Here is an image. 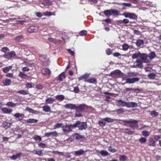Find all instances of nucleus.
<instances>
[{
  "mask_svg": "<svg viewBox=\"0 0 161 161\" xmlns=\"http://www.w3.org/2000/svg\"><path fill=\"white\" fill-rule=\"evenodd\" d=\"M102 119L104 121L107 122L108 123H113L114 120H119L123 122V124L127 126H129L131 128H137L138 127V125L137 123L138 121L136 120H133L130 119L129 120L117 119H112L109 117H106L103 119Z\"/></svg>",
  "mask_w": 161,
  "mask_h": 161,
  "instance_id": "1",
  "label": "nucleus"
},
{
  "mask_svg": "<svg viewBox=\"0 0 161 161\" xmlns=\"http://www.w3.org/2000/svg\"><path fill=\"white\" fill-rule=\"evenodd\" d=\"M132 59L140 58V60L143 63H148L150 62V60L148 58V55L145 53H141L138 52L134 53L132 56Z\"/></svg>",
  "mask_w": 161,
  "mask_h": 161,
  "instance_id": "2",
  "label": "nucleus"
},
{
  "mask_svg": "<svg viewBox=\"0 0 161 161\" xmlns=\"http://www.w3.org/2000/svg\"><path fill=\"white\" fill-rule=\"evenodd\" d=\"M117 101L119 105L123 107H126L128 108H133L137 106V104L134 102H126L121 100H118Z\"/></svg>",
  "mask_w": 161,
  "mask_h": 161,
  "instance_id": "3",
  "label": "nucleus"
},
{
  "mask_svg": "<svg viewBox=\"0 0 161 161\" xmlns=\"http://www.w3.org/2000/svg\"><path fill=\"white\" fill-rule=\"evenodd\" d=\"M71 126L72 128L78 127L79 130H85L87 127V125L86 122H81L79 121H77L73 125H71Z\"/></svg>",
  "mask_w": 161,
  "mask_h": 161,
  "instance_id": "4",
  "label": "nucleus"
},
{
  "mask_svg": "<svg viewBox=\"0 0 161 161\" xmlns=\"http://www.w3.org/2000/svg\"><path fill=\"white\" fill-rule=\"evenodd\" d=\"M16 56V54L14 51H11L9 53L4 54L3 55V57L8 59L12 58L14 59L15 58Z\"/></svg>",
  "mask_w": 161,
  "mask_h": 161,
  "instance_id": "5",
  "label": "nucleus"
},
{
  "mask_svg": "<svg viewBox=\"0 0 161 161\" xmlns=\"http://www.w3.org/2000/svg\"><path fill=\"white\" fill-rule=\"evenodd\" d=\"M122 15L126 18L133 19H136L137 18V16L134 13L129 12H124Z\"/></svg>",
  "mask_w": 161,
  "mask_h": 161,
  "instance_id": "6",
  "label": "nucleus"
},
{
  "mask_svg": "<svg viewBox=\"0 0 161 161\" xmlns=\"http://www.w3.org/2000/svg\"><path fill=\"white\" fill-rule=\"evenodd\" d=\"M86 152L87 150L85 151L82 149H80L78 150L75 151L73 154L75 157L84 155H85Z\"/></svg>",
  "mask_w": 161,
  "mask_h": 161,
  "instance_id": "7",
  "label": "nucleus"
},
{
  "mask_svg": "<svg viewBox=\"0 0 161 161\" xmlns=\"http://www.w3.org/2000/svg\"><path fill=\"white\" fill-rule=\"evenodd\" d=\"M110 75L114 78H117L120 77L121 76V73L120 70H116L111 72Z\"/></svg>",
  "mask_w": 161,
  "mask_h": 161,
  "instance_id": "8",
  "label": "nucleus"
},
{
  "mask_svg": "<svg viewBox=\"0 0 161 161\" xmlns=\"http://www.w3.org/2000/svg\"><path fill=\"white\" fill-rule=\"evenodd\" d=\"M40 59L44 65L47 66L49 64V59L45 55H44L41 57Z\"/></svg>",
  "mask_w": 161,
  "mask_h": 161,
  "instance_id": "9",
  "label": "nucleus"
},
{
  "mask_svg": "<svg viewBox=\"0 0 161 161\" xmlns=\"http://www.w3.org/2000/svg\"><path fill=\"white\" fill-rule=\"evenodd\" d=\"M142 63L140 59L139 60L138 58H137L136 61L134 63L133 65V67L134 68H141L143 67Z\"/></svg>",
  "mask_w": 161,
  "mask_h": 161,
  "instance_id": "10",
  "label": "nucleus"
},
{
  "mask_svg": "<svg viewBox=\"0 0 161 161\" xmlns=\"http://www.w3.org/2000/svg\"><path fill=\"white\" fill-rule=\"evenodd\" d=\"M86 105L85 104H81L78 106L76 105V107L75 108L77 112L80 113L82 112L85 109Z\"/></svg>",
  "mask_w": 161,
  "mask_h": 161,
  "instance_id": "11",
  "label": "nucleus"
},
{
  "mask_svg": "<svg viewBox=\"0 0 161 161\" xmlns=\"http://www.w3.org/2000/svg\"><path fill=\"white\" fill-rule=\"evenodd\" d=\"M139 80V78H129L125 79L126 82L129 84L133 83L136 82L138 81Z\"/></svg>",
  "mask_w": 161,
  "mask_h": 161,
  "instance_id": "12",
  "label": "nucleus"
},
{
  "mask_svg": "<svg viewBox=\"0 0 161 161\" xmlns=\"http://www.w3.org/2000/svg\"><path fill=\"white\" fill-rule=\"evenodd\" d=\"M71 128H72L71 125H63L62 130L64 132L68 133L72 131Z\"/></svg>",
  "mask_w": 161,
  "mask_h": 161,
  "instance_id": "13",
  "label": "nucleus"
},
{
  "mask_svg": "<svg viewBox=\"0 0 161 161\" xmlns=\"http://www.w3.org/2000/svg\"><path fill=\"white\" fill-rule=\"evenodd\" d=\"M13 116L18 119L19 121H21L25 117V115L22 113H16L14 114Z\"/></svg>",
  "mask_w": 161,
  "mask_h": 161,
  "instance_id": "14",
  "label": "nucleus"
},
{
  "mask_svg": "<svg viewBox=\"0 0 161 161\" xmlns=\"http://www.w3.org/2000/svg\"><path fill=\"white\" fill-rule=\"evenodd\" d=\"M37 31V28L36 27L34 26H31L28 28L27 29L28 31L30 33H32L34 32H36Z\"/></svg>",
  "mask_w": 161,
  "mask_h": 161,
  "instance_id": "15",
  "label": "nucleus"
},
{
  "mask_svg": "<svg viewBox=\"0 0 161 161\" xmlns=\"http://www.w3.org/2000/svg\"><path fill=\"white\" fill-rule=\"evenodd\" d=\"M22 155H23L22 153H19L16 155H14L13 156H10V158L12 160H15L18 158L20 157Z\"/></svg>",
  "mask_w": 161,
  "mask_h": 161,
  "instance_id": "16",
  "label": "nucleus"
},
{
  "mask_svg": "<svg viewBox=\"0 0 161 161\" xmlns=\"http://www.w3.org/2000/svg\"><path fill=\"white\" fill-rule=\"evenodd\" d=\"M64 107L67 108L71 109H75L76 107V105L71 103H69L66 104Z\"/></svg>",
  "mask_w": 161,
  "mask_h": 161,
  "instance_id": "17",
  "label": "nucleus"
},
{
  "mask_svg": "<svg viewBox=\"0 0 161 161\" xmlns=\"http://www.w3.org/2000/svg\"><path fill=\"white\" fill-rule=\"evenodd\" d=\"M42 72L43 75H47L50 74L51 71L48 69L43 68L42 70Z\"/></svg>",
  "mask_w": 161,
  "mask_h": 161,
  "instance_id": "18",
  "label": "nucleus"
},
{
  "mask_svg": "<svg viewBox=\"0 0 161 161\" xmlns=\"http://www.w3.org/2000/svg\"><path fill=\"white\" fill-rule=\"evenodd\" d=\"M73 136V138L76 140H79L83 138V136L82 135H80L78 133L74 134Z\"/></svg>",
  "mask_w": 161,
  "mask_h": 161,
  "instance_id": "19",
  "label": "nucleus"
},
{
  "mask_svg": "<svg viewBox=\"0 0 161 161\" xmlns=\"http://www.w3.org/2000/svg\"><path fill=\"white\" fill-rule=\"evenodd\" d=\"M2 111L5 114H9L12 111V109L7 108H3L1 109Z\"/></svg>",
  "mask_w": 161,
  "mask_h": 161,
  "instance_id": "20",
  "label": "nucleus"
},
{
  "mask_svg": "<svg viewBox=\"0 0 161 161\" xmlns=\"http://www.w3.org/2000/svg\"><path fill=\"white\" fill-rule=\"evenodd\" d=\"M90 74L88 73H85L84 75H82L78 78L79 81H80L83 79L86 80L87 78L90 76Z\"/></svg>",
  "mask_w": 161,
  "mask_h": 161,
  "instance_id": "21",
  "label": "nucleus"
},
{
  "mask_svg": "<svg viewBox=\"0 0 161 161\" xmlns=\"http://www.w3.org/2000/svg\"><path fill=\"white\" fill-rule=\"evenodd\" d=\"M55 101V99H54L53 97H48L46 99V104H52L54 101Z\"/></svg>",
  "mask_w": 161,
  "mask_h": 161,
  "instance_id": "22",
  "label": "nucleus"
},
{
  "mask_svg": "<svg viewBox=\"0 0 161 161\" xmlns=\"http://www.w3.org/2000/svg\"><path fill=\"white\" fill-rule=\"evenodd\" d=\"M11 81L10 80L8 79H6L3 80V84L5 86H8L10 85Z\"/></svg>",
  "mask_w": 161,
  "mask_h": 161,
  "instance_id": "23",
  "label": "nucleus"
},
{
  "mask_svg": "<svg viewBox=\"0 0 161 161\" xmlns=\"http://www.w3.org/2000/svg\"><path fill=\"white\" fill-rule=\"evenodd\" d=\"M43 110L45 112H48L51 111V108L48 105H46L42 107Z\"/></svg>",
  "mask_w": 161,
  "mask_h": 161,
  "instance_id": "24",
  "label": "nucleus"
},
{
  "mask_svg": "<svg viewBox=\"0 0 161 161\" xmlns=\"http://www.w3.org/2000/svg\"><path fill=\"white\" fill-rule=\"evenodd\" d=\"M149 145L150 146L155 147L156 146V141L153 140L152 138H150L149 140Z\"/></svg>",
  "mask_w": 161,
  "mask_h": 161,
  "instance_id": "25",
  "label": "nucleus"
},
{
  "mask_svg": "<svg viewBox=\"0 0 161 161\" xmlns=\"http://www.w3.org/2000/svg\"><path fill=\"white\" fill-rule=\"evenodd\" d=\"M65 78V74L64 72H62L58 76V77L57 80L60 81H63V79Z\"/></svg>",
  "mask_w": 161,
  "mask_h": 161,
  "instance_id": "26",
  "label": "nucleus"
},
{
  "mask_svg": "<svg viewBox=\"0 0 161 161\" xmlns=\"http://www.w3.org/2000/svg\"><path fill=\"white\" fill-rule=\"evenodd\" d=\"M144 44V41L142 40L138 39L136 41V44L137 47H140Z\"/></svg>",
  "mask_w": 161,
  "mask_h": 161,
  "instance_id": "27",
  "label": "nucleus"
},
{
  "mask_svg": "<svg viewBox=\"0 0 161 161\" xmlns=\"http://www.w3.org/2000/svg\"><path fill=\"white\" fill-rule=\"evenodd\" d=\"M85 82L90 83H95L97 82L96 79L95 78H91L85 80Z\"/></svg>",
  "mask_w": 161,
  "mask_h": 161,
  "instance_id": "28",
  "label": "nucleus"
},
{
  "mask_svg": "<svg viewBox=\"0 0 161 161\" xmlns=\"http://www.w3.org/2000/svg\"><path fill=\"white\" fill-rule=\"evenodd\" d=\"M17 93L23 95H26L29 94L27 90H22L18 91L17 92Z\"/></svg>",
  "mask_w": 161,
  "mask_h": 161,
  "instance_id": "29",
  "label": "nucleus"
},
{
  "mask_svg": "<svg viewBox=\"0 0 161 161\" xmlns=\"http://www.w3.org/2000/svg\"><path fill=\"white\" fill-rule=\"evenodd\" d=\"M63 125V124L62 123H57L54 125L53 129L55 130L60 128H62Z\"/></svg>",
  "mask_w": 161,
  "mask_h": 161,
  "instance_id": "30",
  "label": "nucleus"
},
{
  "mask_svg": "<svg viewBox=\"0 0 161 161\" xmlns=\"http://www.w3.org/2000/svg\"><path fill=\"white\" fill-rule=\"evenodd\" d=\"M26 122L29 123H37L38 120L34 119H29L26 120Z\"/></svg>",
  "mask_w": 161,
  "mask_h": 161,
  "instance_id": "31",
  "label": "nucleus"
},
{
  "mask_svg": "<svg viewBox=\"0 0 161 161\" xmlns=\"http://www.w3.org/2000/svg\"><path fill=\"white\" fill-rule=\"evenodd\" d=\"M156 56L155 53L153 52H151L148 55V57L149 58L150 60L153 59Z\"/></svg>",
  "mask_w": 161,
  "mask_h": 161,
  "instance_id": "32",
  "label": "nucleus"
},
{
  "mask_svg": "<svg viewBox=\"0 0 161 161\" xmlns=\"http://www.w3.org/2000/svg\"><path fill=\"white\" fill-rule=\"evenodd\" d=\"M25 85L26 87L29 89L34 87L35 86V84L32 83H27Z\"/></svg>",
  "mask_w": 161,
  "mask_h": 161,
  "instance_id": "33",
  "label": "nucleus"
},
{
  "mask_svg": "<svg viewBox=\"0 0 161 161\" xmlns=\"http://www.w3.org/2000/svg\"><path fill=\"white\" fill-rule=\"evenodd\" d=\"M156 75L155 74L153 73H151L150 74H148L147 75L148 77L149 78L152 79L153 80L155 79L156 77Z\"/></svg>",
  "mask_w": 161,
  "mask_h": 161,
  "instance_id": "34",
  "label": "nucleus"
},
{
  "mask_svg": "<svg viewBox=\"0 0 161 161\" xmlns=\"http://www.w3.org/2000/svg\"><path fill=\"white\" fill-rule=\"evenodd\" d=\"M56 98L58 100L63 101L64 98V96L63 95H59L55 96Z\"/></svg>",
  "mask_w": 161,
  "mask_h": 161,
  "instance_id": "35",
  "label": "nucleus"
},
{
  "mask_svg": "<svg viewBox=\"0 0 161 161\" xmlns=\"http://www.w3.org/2000/svg\"><path fill=\"white\" fill-rule=\"evenodd\" d=\"M19 76L23 79L26 78L27 77V75L24 73L20 72L19 74Z\"/></svg>",
  "mask_w": 161,
  "mask_h": 161,
  "instance_id": "36",
  "label": "nucleus"
},
{
  "mask_svg": "<svg viewBox=\"0 0 161 161\" xmlns=\"http://www.w3.org/2000/svg\"><path fill=\"white\" fill-rule=\"evenodd\" d=\"M25 110L28 111L30 113L36 114L37 111L34 110L33 109L30 108L29 107H27L25 108Z\"/></svg>",
  "mask_w": 161,
  "mask_h": 161,
  "instance_id": "37",
  "label": "nucleus"
},
{
  "mask_svg": "<svg viewBox=\"0 0 161 161\" xmlns=\"http://www.w3.org/2000/svg\"><path fill=\"white\" fill-rule=\"evenodd\" d=\"M6 105L9 107H13L15 106L16 105V104L12 102H9L7 103Z\"/></svg>",
  "mask_w": 161,
  "mask_h": 161,
  "instance_id": "38",
  "label": "nucleus"
},
{
  "mask_svg": "<svg viewBox=\"0 0 161 161\" xmlns=\"http://www.w3.org/2000/svg\"><path fill=\"white\" fill-rule=\"evenodd\" d=\"M125 133L129 135H131L134 133V131H131L130 130L128 129H125Z\"/></svg>",
  "mask_w": 161,
  "mask_h": 161,
  "instance_id": "39",
  "label": "nucleus"
},
{
  "mask_svg": "<svg viewBox=\"0 0 161 161\" xmlns=\"http://www.w3.org/2000/svg\"><path fill=\"white\" fill-rule=\"evenodd\" d=\"M12 66H8L3 68V70L4 73H7L8 71L12 68Z\"/></svg>",
  "mask_w": 161,
  "mask_h": 161,
  "instance_id": "40",
  "label": "nucleus"
},
{
  "mask_svg": "<svg viewBox=\"0 0 161 161\" xmlns=\"http://www.w3.org/2000/svg\"><path fill=\"white\" fill-rule=\"evenodd\" d=\"M122 49L124 51H126L129 48V46L128 44L125 43L122 45Z\"/></svg>",
  "mask_w": 161,
  "mask_h": 161,
  "instance_id": "41",
  "label": "nucleus"
},
{
  "mask_svg": "<svg viewBox=\"0 0 161 161\" xmlns=\"http://www.w3.org/2000/svg\"><path fill=\"white\" fill-rule=\"evenodd\" d=\"M119 159L120 161H125L127 159V157L125 155H121L119 157Z\"/></svg>",
  "mask_w": 161,
  "mask_h": 161,
  "instance_id": "42",
  "label": "nucleus"
},
{
  "mask_svg": "<svg viewBox=\"0 0 161 161\" xmlns=\"http://www.w3.org/2000/svg\"><path fill=\"white\" fill-rule=\"evenodd\" d=\"M33 138L36 141H41L42 140V139L41 137L38 135H35Z\"/></svg>",
  "mask_w": 161,
  "mask_h": 161,
  "instance_id": "43",
  "label": "nucleus"
},
{
  "mask_svg": "<svg viewBox=\"0 0 161 161\" xmlns=\"http://www.w3.org/2000/svg\"><path fill=\"white\" fill-rule=\"evenodd\" d=\"M45 2L42 3V4L44 6H49L52 4V2L49 0H45Z\"/></svg>",
  "mask_w": 161,
  "mask_h": 161,
  "instance_id": "44",
  "label": "nucleus"
},
{
  "mask_svg": "<svg viewBox=\"0 0 161 161\" xmlns=\"http://www.w3.org/2000/svg\"><path fill=\"white\" fill-rule=\"evenodd\" d=\"M100 154L103 156H107L108 154V153L106 150H102L100 152Z\"/></svg>",
  "mask_w": 161,
  "mask_h": 161,
  "instance_id": "45",
  "label": "nucleus"
},
{
  "mask_svg": "<svg viewBox=\"0 0 161 161\" xmlns=\"http://www.w3.org/2000/svg\"><path fill=\"white\" fill-rule=\"evenodd\" d=\"M139 141L141 143H144L146 142L147 139L144 137H141L139 139Z\"/></svg>",
  "mask_w": 161,
  "mask_h": 161,
  "instance_id": "46",
  "label": "nucleus"
},
{
  "mask_svg": "<svg viewBox=\"0 0 161 161\" xmlns=\"http://www.w3.org/2000/svg\"><path fill=\"white\" fill-rule=\"evenodd\" d=\"M111 14L112 15H118V11L117 10H114V9H111L110 10Z\"/></svg>",
  "mask_w": 161,
  "mask_h": 161,
  "instance_id": "47",
  "label": "nucleus"
},
{
  "mask_svg": "<svg viewBox=\"0 0 161 161\" xmlns=\"http://www.w3.org/2000/svg\"><path fill=\"white\" fill-rule=\"evenodd\" d=\"M104 14H105L108 17H109L111 15L110 10H106L104 11Z\"/></svg>",
  "mask_w": 161,
  "mask_h": 161,
  "instance_id": "48",
  "label": "nucleus"
},
{
  "mask_svg": "<svg viewBox=\"0 0 161 161\" xmlns=\"http://www.w3.org/2000/svg\"><path fill=\"white\" fill-rule=\"evenodd\" d=\"M150 114L152 116L156 117L158 115V113L155 111H151Z\"/></svg>",
  "mask_w": 161,
  "mask_h": 161,
  "instance_id": "49",
  "label": "nucleus"
},
{
  "mask_svg": "<svg viewBox=\"0 0 161 161\" xmlns=\"http://www.w3.org/2000/svg\"><path fill=\"white\" fill-rule=\"evenodd\" d=\"M1 51L4 53H6L7 52H9V48L7 47H3L1 49Z\"/></svg>",
  "mask_w": 161,
  "mask_h": 161,
  "instance_id": "50",
  "label": "nucleus"
},
{
  "mask_svg": "<svg viewBox=\"0 0 161 161\" xmlns=\"http://www.w3.org/2000/svg\"><path fill=\"white\" fill-rule=\"evenodd\" d=\"M35 154L39 156H42V150L39 151L36 150L35 151Z\"/></svg>",
  "mask_w": 161,
  "mask_h": 161,
  "instance_id": "51",
  "label": "nucleus"
},
{
  "mask_svg": "<svg viewBox=\"0 0 161 161\" xmlns=\"http://www.w3.org/2000/svg\"><path fill=\"white\" fill-rule=\"evenodd\" d=\"M104 120H99L98 121L99 125L101 126H104L105 125L106 123Z\"/></svg>",
  "mask_w": 161,
  "mask_h": 161,
  "instance_id": "52",
  "label": "nucleus"
},
{
  "mask_svg": "<svg viewBox=\"0 0 161 161\" xmlns=\"http://www.w3.org/2000/svg\"><path fill=\"white\" fill-rule=\"evenodd\" d=\"M108 150L111 152L114 153L116 151V150L113 148L111 146H109L108 148Z\"/></svg>",
  "mask_w": 161,
  "mask_h": 161,
  "instance_id": "53",
  "label": "nucleus"
},
{
  "mask_svg": "<svg viewBox=\"0 0 161 161\" xmlns=\"http://www.w3.org/2000/svg\"><path fill=\"white\" fill-rule=\"evenodd\" d=\"M73 92L76 93H78L80 92L79 87L77 86L74 87Z\"/></svg>",
  "mask_w": 161,
  "mask_h": 161,
  "instance_id": "54",
  "label": "nucleus"
},
{
  "mask_svg": "<svg viewBox=\"0 0 161 161\" xmlns=\"http://www.w3.org/2000/svg\"><path fill=\"white\" fill-rule=\"evenodd\" d=\"M86 34L87 31L85 30L82 31L79 33L80 35L81 36H85Z\"/></svg>",
  "mask_w": 161,
  "mask_h": 161,
  "instance_id": "55",
  "label": "nucleus"
},
{
  "mask_svg": "<svg viewBox=\"0 0 161 161\" xmlns=\"http://www.w3.org/2000/svg\"><path fill=\"white\" fill-rule=\"evenodd\" d=\"M142 134L143 136L146 137L149 136V133L147 131H143L142 132Z\"/></svg>",
  "mask_w": 161,
  "mask_h": 161,
  "instance_id": "56",
  "label": "nucleus"
},
{
  "mask_svg": "<svg viewBox=\"0 0 161 161\" xmlns=\"http://www.w3.org/2000/svg\"><path fill=\"white\" fill-rule=\"evenodd\" d=\"M106 52L108 55H110L112 53V50L111 49L108 48L106 50Z\"/></svg>",
  "mask_w": 161,
  "mask_h": 161,
  "instance_id": "57",
  "label": "nucleus"
},
{
  "mask_svg": "<svg viewBox=\"0 0 161 161\" xmlns=\"http://www.w3.org/2000/svg\"><path fill=\"white\" fill-rule=\"evenodd\" d=\"M43 14L46 16H50L52 15V14L50 12H46L43 13Z\"/></svg>",
  "mask_w": 161,
  "mask_h": 161,
  "instance_id": "58",
  "label": "nucleus"
},
{
  "mask_svg": "<svg viewBox=\"0 0 161 161\" xmlns=\"http://www.w3.org/2000/svg\"><path fill=\"white\" fill-rule=\"evenodd\" d=\"M38 145L39 147L42 148H44L46 146V144L43 143H41L38 144Z\"/></svg>",
  "mask_w": 161,
  "mask_h": 161,
  "instance_id": "59",
  "label": "nucleus"
},
{
  "mask_svg": "<svg viewBox=\"0 0 161 161\" xmlns=\"http://www.w3.org/2000/svg\"><path fill=\"white\" fill-rule=\"evenodd\" d=\"M23 36H19L17 37L15 40L18 42H19L21 39L23 38Z\"/></svg>",
  "mask_w": 161,
  "mask_h": 161,
  "instance_id": "60",
  "label": "nucleus"
},
{
  "mask_svg": "<svg viewBox=\"0 0 161 161\" xmlns=\"http://www.w3.org/2000/svg\"><path fill=\"white\" fill-rule=\"evenodd\" d=\"M122 5L127 7H130L131 6V4L130 3H123Z\"/></svg>",
  "mask_w": 161,
  "mask_h": 161,
  "instance_id": "61",
  "label": "nucleus"
},
{
  "mask_svg": "<svg viewBox=\"0 0 161 161\" xmlns=\"http://www.w3.org/2000/svg\"><path fill=\"white\" fill-rule=\"evenodd\" d=\"M116 111L118 114H121L123 113L124 111L122 108H120L117 110Z\"/></svg>",
  "mask_w": 161,
  "mask_h": 161,
  "instance_id": "62",
  "label": "nucleus"
},
{
  "mask_svg": "<svg viewBox=\"0 0 161 161\" xmlns=\"http://www.w3.org/2000/svg\"><path fill=\"white\" fill-rule=\"evenodd\" d=\"M154 141L156 142L160 138V136H159L155 135L154 136Z\"/></svg>",
  "mask_w": 161,
  "mask_h": 161,
  "instance_id": "63",
  "label": "nucleus"
},
{
  "mask_svg": "<svg viewBox=\"0 0 161 161\" xmlns=\"http://www.w3.org/2000/svg\"><path fill=\"white\" fill-rule=\"evenodd\" d=\"M113 55L114 57H118L119 56H120L121 55V54L118 52H116L114 53L113 54Z\"/></svg>",
  "mask_w": 161,
  "mask_h": 161,
  "instance_id": "64",
  "label": "nucleus"
}]
</instances>
